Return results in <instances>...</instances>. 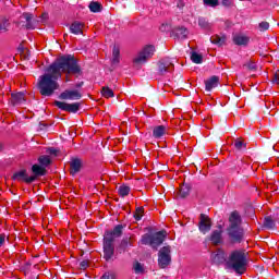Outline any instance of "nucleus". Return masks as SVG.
Listing matches in <instances>:
<instances>
[{
  "label": "nucleus",
  "mask_w": 279,
  "mask_h": 279,
  "mask_svg": "<svg viewBox=\"0 0 279 279\" xmlns=\"http://www.w3.org/2000/svg\"><path fill=\"white\" fill-rule=\"evenodd\" d=\"M64 73L69 82V75L74 77H82L84 69L80 65V61L73 54H63L57 58L50 65L45 69V73L39 76L37 82V89L43 97H52L56 90L60 88L58 81Z\"/></svg>",
  "instance_id": "1"
},
{
  "label": "nucleus",
  "mask_w": 279,
  "mask_h": 279,
  "mask_svg": "<svg viewBox=\"0 0 279 279\" xmlns=\"http://www.w3.org/2000/svg\"><path fill=\"white\" fill-rule=\"evenodd\" d=\"M125 225H117L112 230L105 231L102 239V258L106 263H114L117 256L114 255V241L123 236Z\"/></svg>",
  "instance_id": "2"
},
{
  "label": "nucleus",
  "mask_w": 279,
  "mask_h": 279,
  "mask_svg": "<svg viewBox=\"0 0 279 279\" xmlns=\"http://www.w3.org/2000/svg\"><path fill=\"white\" fill-rule=\"evenodd\" d=\"M243 223V218L238 210H234L229 216V226L227 227V235L230 243L236 245L245 241V229L241 227Z\"/></svg>",
  "instance_id": "3"
},
{
  "label": "nucleus",
  "mask_w": 279,
  "mask_h": 279,
  "mask_svg": "<svg viewBox=\"0 0 279 279\" xmlns=\"http://www.w3.org/2000/svg\"><path fill=\"white\" fill-rule=\"evenodd\" d=\"M227 269H232L239 276H243L247 271V255L243 251H232L226 262Z\"/></svg>",
  "instance_id": "4"
},
{
  "label": "nucleus",
  "mask_w": 279,
  "mask_h": 279,
  "mask_svg": "<svg viewBox=\"0 0 279 279\" xmlns=\"http://www.w3.org/2000/svg\"><path fill=\"white\" fill-rule=\"evenodd\" d=\"M167 239V231L161 230L153 234L146 233L142 235L141 243L142 245H149L153 250H158Z\"/></svg>",
  "instance_id": "5"
},
{
  "label": "nucleus",
  "mask_w": 279,
  "mask_h": 279,
  "mask_svg": "<svg viewBox=\"0 0 279 279\" xmlns=\"http://www.w3.org/2000/svg\"><path fill=\"white\" fill-rule=\"evenodd\" d=\"M154 53H156V47L154 45L145 46L137 57L133 59V62L134 64H145V62L154 58Z\"/></svg>",
  "instance_id": "6"
},
{
  "label": "nucleus",
  "mask_w": 279,
  "mask_h": 279,
  "mask_svg": "<svg viewBox=\"0 0 279 279\" xmlns=\"http://www.w3.org/2000/svg\"><path fill=\"white\" fill-rule=\"evenodd\" d=\"M171 265V246H162L158 252V266L160 269H167Z\"/></svg>",
  "instance_id": "7"
},
{
  "label": "nucleus",
  "mask_w": 279,
  "mask_h": 279,
  "mask_svg": "<svg viewBox=\"0 0 279 279\" xmlns=\"http://www.w3.org/2000/svg\"><path fill=\"white\" fill-rule=\"evenodd\" d=\"M54 106L59 108V110H63L64 112H70L71 114H77L80 112V108L82 106V102H64L60 100L54 101Z\"/></svg>",
  "instance_id": "8"
},
{
  "label": "nucleus",
  "mask_w": 279,
  "mask_h": 279,
  "mask_svg": "<svg viewBox=\"0 0 279 279\" xmlns=\"http://www.w3.org/2000/svg\"><path fill=\"white\" fill-rule=\"evenodd\" d=\"M198 230L201 234H208L213 230V220L206 214L199 215Z\"/></svg>",
  "instance_id": "9"
},
{
  "label": "nucleus",
  "mask_w": 279,
  "mask_h": 279,
  "mask_svg": "<svg viewBox=\"0 0 279 279\" xmlns=\"http://www.w3.org/2000/svg\"><path fill=\"white\" fill-rule=\"evenodd\" d=\"M173 61L169 58H165L157 63L158 75H165L166 73H171L173 71Z\"/></svg>",
  "instance_id": "10"
},
{
  "label": "nucleus",
  "mask_w": 279,
  "mask_h": 279,
  "mask_svg": "<svg viewBox=\"0 0 279 279\" xmlns=\"http://www.w3.org/2000/svg\"><path fill=\"white\" fill-rule=\"evenodd\" d=\"M59 99L64 101H77L82 99V92H80L78 89H65L59 95Z\"/></svg>",
  "instance_id": "11"
},
{
  "label": "nucleus",
  "mask_w": 279,
  "mask_h": 279,
  "mask_svg": "<svg viewBox=\"0 0 279 279\" xmlns=\"http://www.w3.org/2000/svg\"><path fill=\"white\" fill-rule=\"evenodd\" d=\"M11 179L17 182H25V184H32V182H35V178L27 174V169H22L13 173Z\"/></svg>",
  "instance_id": "12"
},
{
  "label": "nucleus",
  "mask_w": 279,
  "mask_h": 279,
  "mask_svg": "<svg viewBox=\"0 0 279 279\" xmlns=\"http://www.w3.org/2000/svg\"><path fill=\"white\" fill-rule=\"evenodd\" d=\"M27 99H25L24 92L12 93L11 98L9 99V106L16 108L17 106H23Z\"/></svg>",
  "instance_id": "13"
},
{
  "label": "nucleus",
  "mask_w": 279,
  "mask_h": 279,
  "mask_svg": "<svg viewBox=\"0 0 279 279\" xmlns=\"http://www.w3.org/2000/svg\"><path fill=\"white\" fill-rule=\"evenodd\" d=\"M210 260L213 265H223V263H228V259L226 258V252L223 250H218L216 253H211Z\"/></svg>",
  "instance_id": "14"
},
{
  "label": "nucleus",
  "mask_w": 279,
  "mask_h": 279,
  "mask_svg": "<svg viewBox=\"0 0 279 279\" xmlns=\"http://www.w3.org/2000/svg\"><path fill=\"white\" fill-rule=\"evenodd\" d=\"M171 36L180 40H186L189 36V29L184 26H175L172 28Z\"/></svg>",
  "instance_id": "15"
},
{
  "label": "nucleus",
  "mask_w": 279,
  "mask_h": 279,
  "mask_svg": "<svg viewBox=\"0 0 279 279\" xmlns=\"http://www.w3.org/2000/svg\"><path fill=\"white\" fill-rule=\"evenodd\" d=\"M83 161L78 157H73L70 161V173L71 175H77L82 171Z\"/></svg>",
  "instance_id": "16"
},
{
  "label": "nucleus",
  "mask_w": 279,
  "mask_h": 279,
  "mask_svg": "<svg viewBox=\"0 0 279 279\" xmlns=\"http://www.w3.org/2000/svg\"><path fill=\"white\" fill-rule=\"evenodd\" d=\"M31 171L33 173L31 178H35V182L36 180H38V178H43V175H47V168L38 163L33 165Z\"/></svg>",
  "instance_id": "17"
},
{
  "label": "nucleus",
  "mask_w": 279,
  "mask_h": 279,
  "mask_svg": "<svg viewBox=\"0 0 279 279\" xmlns=\"http://www.w3.org/2000/svg\"><path fill=\"white\" fill-rule=\"evenodd\" d=\"M217 86H219V76L217 75H213L205 81V90H207V93H210V90H213V88H217Z\"/></svg>",
  "instance_id": "18"
},
{
  "label": "nucleus",
  "mask_w": 279,
  "mask_h": 279,
  "mask_svg": "<svg viewBox=\"0 0 279 279\" xmlns=\"http://www.w3.org/2000/svg\"><path fill=\"white\" fill-rule=\"evenodd\" d=\"M133 243L134 242L132 241V236H124L118 246L120 254L128 252V247H132Z\"/></svg>",
  "instance_id": "19"
},
{
  "label": "nucleus",
  "mask_w": 279,
  "mask_h": 279,
  "mask_svg": "<svg viewBox=\"0 0 279 279\" xmlns=\"http://www.w3.org/2000/svg\"><path fill=\"white\" fill-rule=\"evenodd\" d=\"M232 40L238 47H247L250 43V37L245 35H234Z\"/></svg>",
  "instance_id": "20"
},
{
  "label": "nucleus",
  "mask_w": 279,
  "mask_h": 279,
  "mask_svg": "<svg viewBox=\"0 0 279 279\" xmlns=\"http://www.w3.org/2000/svg\"><path fill=\"white\" fill-rule=\"evenodd\" d=\"M22 17L25 19L26 24L23 25V27H25V29H35L36 26L34 24V14L29 13V12H24L22 14Z\"/></svg>",
  "instance_id": "21"
},
{
  "label": "nucleus",
  "mask_w": 279,
  "mask_h": 279,
  "mask_svg": "<svg viewBox=\"0 0 279 279\" xmlns=\"http://www.w3.org/2000/svg\"><path fill=\"white\" fill-rule=\"evenodd\" d=\"M70 32H71V34H74L75 36H80V34H84V23L73 22L70 25Z\"/></svg>",
  "instance_id": "22"
},
{
  "label": "nucleus",
  "mask_w": 279,
  "mask_h": 279,
  "mask_svg": "<svg viewBox=\"0 0 279 279\" xmlns=\"http://www.w3.org/2000/svg\"><path fill=\"white\" fill-rule=\"evenodd\" d=\"M191 183H183L180 186L179 190V196L181 197V199H186V197H189V195H191Z\"/></svg>",
  "instance_id": "23"
},
{
  "label": "nucleus",
  "mask_w": 279,
  "mask_h": 279,
  "mask_svg": "<svg viewBox=\"0 0 279 279\" xmlns=\"http://www.w3.org/2000/svg\"><path fill=\"white\" fill-rule=\"evenodd\" d=\"M221 234H223V231L214 230L209 236V241H211L214 245H219V243H221Z\"/></svg>",
  "instance_id": "24"
},
{
  "label": "nucleus",
  "mask_w": 279,
  "mask_h": 279,
  "mask_svg": "<svg viewBox=\"0 0 279 279\" xmlns=\"http://www.w3.org/2000/svg\"><path fill=\"white\" fill-rule=\"evenodd\" d=\"M210 43L217 45V47H223V45H226V35H214L210 37Z\"/></svg>",
  "instance_id": "25"
},
{
  "label": "nucleus",
  "mask_w": 279,
  "mask_h": 279,
  "mask_svg": "<svg viewBox=\"0 0 279 279\" xmlns=\"http://www.w3.org/2000/svg\"><path fill=\"white\" fill-rule=\"evenodd\" d=\"M166 130L167 128L165 125L155 126L153 130L154 138H162V136H165Z\"/></svg>",
  "instance_id": "26"
},
{
  "label": "nucleus",
  "mask_w": 279,
  "mask_h": 279,
  "mask_svg": "<svg viewBox=\"0 0 279 279\" xmlns=\"http://www.w3.org/2000/svg\"><path fill=\"white\" fill-rule=\"evenodd\" d=\"M88 8H89V11L93 12L94 14H97L104 10V5H101V3L97 1H92Z\"/></svg>",
  "instance_id": "27"
},
{
  "label": "nucleus",
  "mask_w": 279,
  "mask_h": 279,
  "mask_svg": "<svg viewBox=\"0 0 279 279\" xmlns=\"http://www.w3.org/2000/svg\"><path fill=\"white\" fill-rule=\"evenodd\" d=\"M120 56H121V50L119 49V46H113L111 63L112 64H119Z\"/></svg>",
  "instance_id": "28"
},
{
  "label": "nucleus",
  "mask_w": 279,
  "mask_h": 279,
  "mask_svg": "<svg viewBox=\"0 0 279 279\" xmlns=\"http://www.w3.org/2000/svg\"><path fill=\"white\" fill-rule=\"evenodd\" d=\"M263 226L267 230H274V228H276V221H274V219L270 216H267L264 218Z\"/></svg>",
  "instance_id": "29"
},
{
  "label": "nucleus",
  "mask_w": 279,
  "mask_h": 279,
  "mask_svg": "<svg viewBox=\"0 0 279 279\" xmlns=\"http://www.w3.org/2000/svg\"><path fill=\"white\" fill-rule=\"evenodd\" d=\"M191 60L194 64H202V62H204V56L195 52V51H192L191 52Z\"/></svg>",
  "instance_id": "30"
},
{
  "label": "nucleus",
  "mask_w": 279,
  "mask_h": 279,
  "mask_svg": "<svg viewBox=\"0 0 279 279\" xmlns=\"http://www.w3.org/2000/svg\"><path fill=\"white\" fill-rule=\"evenodd\" d=\"M101 95L106 99H110V97H114V92L112 90V88H109L108 86H104L101 88Z\"/></svg>",
  "instance_id": "31"
},
{
  "label": "nucleus",
  "mask_w": 279,
  "mask_h": 279,
  "mask_svg": "<svg viewBox=\"0 0 279 279\" xmlns=\"http://www.w3.org/2000/svg\"><path fill=\"white\" fill-rule=\"evenodd\" d=\"M130 186L128 185H121L119 189H118V193H119V196L120 197H128V195H130Z\"/></svg>",
  "instance_id": "32"
},
{
  "label": "nucleus",
  "mask_w": 279,
  "mask_h": 279,
  "mask_svg": "<svg viewBox=\"0 0 279 279\" xmlns=\"http://www.w3.org/2000/svg\"><path fill=\"white\" fill-rule=\"evenodd\" d=\"M177 88L184 86V78L181 73H177L173 77Z\"/></svg>",
  "instance_id": "33"
},
{
  "label": "nucleus",
  "mask_w": 279,
  "mask_h": 279,
  "mask_svg": "<svg viewBox=\"0 0 279 279\" xmlns=\"http://www.w3.org/2000/svg\"><path fill=\"white\" fill-rule=\"evenodd\" d=\"M38 162L41 167L46 169V167H49V165H51V158H49V156H40L38 158Z\"/></svg>",
  "instance_id": "34"
},
{
  "label": "nucleus",
  "mask_w": 279,
  "mask_h": 279,
  "mask_svg": "<svg viewBox=\"0 0 279 279\" xmlns=\"http://www.w3.org/2000/svg\"><path fill=\"white\" fill-rule=\"evenodd\" d=\"M143 213H145V208L143 207H137L135 209V213L133 214L135 221H141V219H143Z\"/></svg>",
  "instance_id": "35"
},
{
  "label": "nucleus",
  "mask_w": 279,
  "mask_h": 279,
  "mask_svg": "<svg viewBox=\"0 0 279 279\" xmlns=\"http://www.w3.org/2000/svg\"><path fill=\"white\" fill-rule=\"evenodd\" d=\"M133 269L135 274H143L145 271V268H143V264H141V262H135L133 265Z\"/></svg>",
  "instance_id": "36"
},
{
  "label": "nucleus",
  "mask_w": 279,
  "mask_h": 279,
  "mask_svg": "<svg viewBox=\"0 0 279 279\" xmlns=\"http://www.w3.org/2000/svg\"><path fill=\"white\" fill-rule=\"evenodd\" d=\"M198 25L202 27V29H208V27H210V23L206 21V17H199Z\"/></svg>",
  "instance_id": "37"
},
{
  "label": "nucleus",
  "mask_w": 279,
  "mask_h": 279,
  "mask_svg": "<svg viewBox=\"0 0 279 279\" xmlns=\"http://www.w3.org/2000/svg\"><path fill=\"white\" fill-rule=\"evenodd\" d=\"M234 147H235V149H238L239 151H241V149H246V148H247V144L244 143L243 141L236 140V141L234 142Z\"/></svg>",
  "instance_id": "38"
},
{
  "label": "nucleus",
  "mask_w": 279,
  "mask_h": 279,
  "mask_svg": "<svg viewBox=\"0 0 279 279\" xmlns=\"http://www.w3.org/2000/svg\"><path fill=\"white\" fill-rule=\"evenodd\" d=\"M205 5H209V8H217L219 5V0H203Z\"/></svg>",
  "instance_id": "39"
},
{
  "label": "nucleus",
  "mask_w": 279,
  "mask_h": 279,
  "mask_svg": "<svg viewBox=\"0 0 279 279\" xmlns=\"http://www.w3.org/2000/svg\"><path fill=\"white\" fill-rule=\"evenodd\" d=\"M258 29L259 32H267V29H269V22H260Z\"/></svg>",
  "instance_id": "40"
},
{
  "label": "nucleus",
  "mask_w": 279,
  "mask_h": 279,
  "mask_svg": "<svg viewBox=\"0 0 279 279\" xmlns=\"http://www.w3.org/2000/svg\"><path fill=\"white\" fill-rule=\"evenodd\" d=\"M271 82H272V84H278V86H279V70H277L274 73Z\"/></svg>",
  "instance_id": "41"
},
{
  "label": "nucleus",
  "mask_w": 279,
  "mask_h": 279,
  "mask_svg": "<svg viewBox=\"0 0 279 279\" xmlns=\"http://www.w3.org/2000/svg\"><path fill=\"white\" fill-rule=\"evenodd\" d=\"M8 27H10V23H8V20H4L3 24H0V32H8Z\"/></svg>",
  "instance_id": "42"
},
{
  "label": "nucleus",
  "mask_w": 279,
  "mask_h": 279,
  "mask_svg": "<svg viewBox=\"0 0 279 279\" xmlns=\"http://www.w3.org/2000/svg\"><path fill=\"white\" fill-rule=\"evenodd\" d=\"M60 153V150L53 148V147H49L47 149V154H50V156H58V154Z\"/></svg>",
  "instance_id": "43"
},
{
  "label": "nucleus",
  "mask_w": 279,
  "mask_h": 279,
  "mask_svg": "<svg viewBox=\"0 0 279 279\" xmlns=\"http://www.w3.org/2000/svg\"><path fill=\"white\" fill-rule=\"evenodd\" d=\"M244 66H246V69H248V71H256V63H254V62H248V63L244 64Z\"/></svg>",
  "instance_id": "44"
},
{
  "label": "nucleus",
  "mask_w": 279,
  "mask_h": 279,
  "mask_svg": "<svg viewBox=\"0 0 279 279\" xmlns=\"http://www.w3.org/2000/svg\"><path fill=\"white\" fill-rule=\"evenodd\" d=\"M160 32H169L171 29V26L169 24H162L159 27Z\"/></svg>",
  "instance_id": "45"
},
{
  "label": "nucleus",
  "mask_w": 279,
  "mask_h": 279,
  "mask_svg": "<svg viewBox=\"0 0 279 279\" xmlns=\"http://www.w3.org/2000/svg\"><path fill=\"white\" fill-rule=\"evenodd\" d=\"M81 269H88V260L84 259L80 263Z\"/></svg>",
  "instance_id": "46"
},
{
  "label": "nucleus",
  "mask_w": 279,
  "mask_h": 279,
  "mask_svg": "<svg viewBox=\"0 0 279 279\" xmlns=\"http://www.w3.org/2000/svg\"><path fill=\"white\" fill-rule=\"evenodd\" d=\"M222 5H225V8H230L232 5V0H222Z\"/></svg>",
  "instance_id": "47"
},
{
  "label": "nucleus",
  "mask_w": 279,
  "mask_h": 279,
  "mask_svg": "<svg viewBox=\"0 0 279 279\" xmlns=\"http://www.w3.org/2000/svg\"><path fill=\"white\" fill-rule=\"evenodd\" d=\"M5 244V234H0V247Z\"/></svg>",
  "instance_id": "48"
},
{
  "label": "nucleus",
  "mask_w": 279,
  "mask_h": 279,
  "mask_svg": "<svg viewBox=\"0 0 279 279\" xmlns=\"http://www.w3.org/2000/svg\"><path fill=\"white\" fill-rule=\"evenodd\" d=\"M184 5L185 3L182 0H179V2L177 3V8H179V10H184Z\"/></svg>",
  "instance_id": "49"
},
{
  "label": "nucleus",
  "mask_w": 279,
  "mask_h": 279,
  "mask_svg": "<svg viewBox=\"0 0 279 279\" xmlns=\"http://www.w3.org/2000/svg\"><path fill=\"white\" fill-rule=\"evenodd\" d=\"M25 52V47L23 46V44H20L17 47V53H24Z\"/></svg>",
  "instance_id": "50"
},
{
  "label": "nucleus",
  "mask_w": 279,
  "mask_h": 279,
  "mask_svg": "<svg viewBox=\"0 0 279 279\" xmlns=\"http://www.w3.org/2000/svg\"><path fill=\"white\" fill-rule=\"evenodd\" d=\"M82 86H84V81L75 84V88H82Z\"/></svg>",
  "instance_id": "51"
},
{
  "label": "nucleus",
  "mask_w": 279,
  "mask_h": 279,
  "mask_svg": "<svg viewBox=\"0 0 279 279\" xmlns=\"http://www.w3.org/2000/svg\"><path fill=\"white\" fill-rule=\"evenodd\" d=\"M41 19L43 21H47L49 19V14L47 13L41 14Z\"/></svg>",
  "instance_id": "52"
},
{
  "label": "nucleus",
  "mask_w": 279,
  "mask_h": 279,
  "mask_svg": "<svg viewBox=\"0 0 279 279\" xmlns=\"http://www.w3.org/2000/svg\"><path fill=\"white\" fill-rule=\"evenodd\" d=\"M3 151V143L0 142V154Z\"/></svg>",
  "instance_id": "53"
},
{
  "label": "nucleus",
  "mask_w": 279,
  "mask_h": 279,
  "mask_svg": "<svg viewBox=\"0 0 279 279\" xmlns=\"http://www.w3.org/2000/svg\"><path fill=\"white\" fill-rule=\"evenodd\" d=\"M66 36H69V34H64V38H66Z\"/></svg>",
  "instance_id": "54"
}]
</instances>
